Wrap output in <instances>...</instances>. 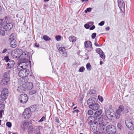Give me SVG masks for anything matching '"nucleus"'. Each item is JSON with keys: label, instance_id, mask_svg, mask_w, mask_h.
Wrapping results in <instances>:
<instances>
[{"label": "nucleus", "instance_id": "10", "mask_svg": "<svg viewBox=\"0 0 134 134\" xmlns=\"http://www.w3.org/2000/svg\"><path fill=\"white\" fill-rule=\"evenodd\" d=\"M84 45L86 49H89V51H91L93 49L92 43L90 41H87L85 42Z\"/></svg>", "mask_w": 134, "mask_h": 134}, {"label": "nucleus", "instance_id": "9", "mask_svg": "<svg viewBox=\"0 0 134 134\" xmlns=\"http://www.w3.org/2000/svg\"><path fill=\"white\" fill-rule=\"evenodd\" d=\"M19 99L20 102L23 103H26L28 99V97L27 94H21L19 96Z\"/></svg>", "mask_w": 134, "mask_h": 134}, {"label": "nucleus", "instance_id": "61", "mask_svg": "<svg viewBox=\"0 0 134 134\" xmlns=\"http://www.w3.org/2000/svg\"><path fill=\"white\" fill-rule=\"evenodd\" d=\"M57 119L55 120V121L56 122H58L59 121V120L58 119V118H57Z\"/></svg>", "mask_w": 134, "mask_h": 134}, {"label": "nucleus", "instance_id": "54", "mask_svg": "<svg viewBox=\"0 0 134 134\" xmlns=\"http://www.w3.org/2000/svg\"><path fill=\"white\" fill-rule=\"evenodd\" d=\"M95 28V26L94 25H93L92 26H91V27L90 28V30H93V29H94Z\"/></svg>", "mask_w": 134, "mask_h": 134}, {"label": "nucleus", "instance_id": "64", "mask_svg": "<svg viewBox=\"0 0 134 134\" xmlns=\"http://www.w3.org/2000/svg\"><path fill=\"white\" fill-rule=\"evenodd\" d=\"M128 134H133L131 132H129Z\"/></svg>", "mask_w": 134, "mask_h": 134}, {"label": "nucleus", "instance_id": "41", "mask_svg": "<svg viewBox=\"0 0 134 134\" xmlns=\"http://www.w3.org/2000/svg\"><path fill=\"white\" fill-rule=\"evenodd\" d=\"M98 98L99 100L101 102H102L103 100V97L102 96H98Z\"/></svg>", "mask_w": 134, "mask_h": 134}, {"label": "nucleus", "instance_id": "39", "mask_svg": "<svg viewBox=\"0 0 134 134\" xmlns=\"http://www.w3.org/2000/svg\"><path fill=\"white\" fill-rule=\"evenodd\" d=\"M56 39L58 41H60L61 39V37L60 36H55Z\"/></svg>", "mask_w": 134, "mask_h": 134}, {"label": "nucleus", "instance_id": "21", "mask_svg": "<svg viewBox=\"0 0 134 134\" xmlns=\"http://www.w3.org/2000/svg\"><path fill=\"white\" fill-rule=\"evenodd\" d=\"M111 109L110 108H105V114L108 118V117H110V116L111 113L110 110Z\"/></svg>", "mask_w": 134, "mask_h": 134}, {"label": "nucleus", "instance_id": "37", "mask_svg": "<svg viewBox=\"0 0 134 134\" xmlns=\"http://www.w3.org/2000/svg\"><path fill=\"white\" fill-rule=\"evenodd\" d=\"M96 51L97 52L99 55L103 52V51L101 50L100 48H98L97 49Z\"/></svg>", "mask_w": 134, "mask_h": 134}, {"label": "nucleus", "instance_id": "44", "mask_svg": "<svg viewBox=\"0 0 134 134\" xmlns=\"http://www.w3.org/2000/svg\"><path fill=\"white\" fill-rule=\"evenodd\" d=\"M92 9L90 8H88L86 10H85V13H87L88 12H90L91 10Z\"/></svg>", "mask_w": 134, "mask_h": 134}, {"label": "nucleus", "instance_id": "24", "mask_svg": "<svg viewBox=\"0 0 134 134\" xmlns=\"http://www.w3.org/2000/svg\"><path fill=\"white\" fill-rule=\"evenodd\" d=\"M7 96H5L4 94L1 93L0 97V102L3 103L4 101L7 99Z\"/></svg>", "mask_w": 134, "mask_h": 134}, {"label": "nucleus", "instance_id": "31", "mask_svg": "<svg viewBox=\"0 0 134 134\" xmlns=\"http://www.w3.org/2000/svg\"><path fill=\"white\" fill-rule=\"evenodd\" d=\"M120 114L121 113L120 112L116 110L115 114V118L117 119H119L120 116Z\"/></svg>", "mask_w": 134, "mask_h": 134}, {"label": "nucleus", "instance_id": "40", "mask_svg": "<svg viewBox=\"0 0 134 134\" xmlns=\"http://www.w3.org/2000/svg\"><path fill=\"white\" fill-rule=\"evenodd\" d=\"M93 113V111L91 110H89L88 112V114L90 115H92Z\"/></svg>", "mask_w": 134, "mask_h": 134}, {"label": "nucleus", "instance_id": "1", "mask_svg": "<svg viewBox=\"0 0 134 134\" xmlns=\"http://www.w3.org/2000/svg\"><path fill=\"white\" fill-rule=\"evenodd\" d=\"M17 69L18 71H20L18 73V75L22 78L27 76L30 73L29 70L26 69L25 68H24L23 66L18 67Z\"/></svg>", "mask_w": 134, "mask_h": 134}, {"label": "nucleus", "instance_id": "46", "mask_svg": "<svg viewBox=\"0 0 134 134\" xmlns=\"http://www.w3.org/2000/svg\"><path fill=\"white\" fill-rule=\"evenodd\" d=\"M46 118L44 116H43L42 118L39 120L38 121L39 122H42L44 121V120H45Z\"/></svg>", "mask_w": 134, "mask_h": 134}, {"label": "nucleus", "instance_id": "14", "mask_svg": "<svg viewBox=\"0 0 134 134\" xmlns=\"http://www.w3.org/2000/svg\"><path fill=\"white\" fill-rule=\"evenodd\" d=\"M98 126L97 125L95 124L91 125L90 126V129L91 131L94 133H96V134L97 133L98 131Z\"/></svg>", "mask_w": 134, "mask_h": 134}, {"label": "nucleus", "instance_id": "49", "mask_svg": "<svg viewBox=\"0 0 134 134\" xmlns=\"http://www.w3.org/2000/svg\"><path fill=\"white\" fill-rule=\"evenodd\" d=\"M5 32L4 31L2 30H0V35H4Z\"/></svg>", "mask_w": 134, "mask_h": 134}, {"label": "nucleus", "instance_id": "13", "mask_svg": "<svg viewBox=\"0 0 134 134\" xmlns=\"http://www.w3.org/2000/svg\"><path fill=\"white\" fill-rule=\"evenodd\" d=\"M10 78H2L0 82V84L2 85H7L10 82Z\"/></svg>", "mask_w": 134, "mask_h": 134}, {"label": "nucleus", "instance_id": "58", "mask_svg": "<svg viewBox=\"0 0 134 134\" xmlns=\"http://www.w3.org/2000/svg\"><path fill=\"white\" fill-rule=\"evenodd\" d=\"M7 51V49H4L3 50V51L2 52V53H5V52H6V51Z\"/></svg>", "mask_w": 134, "mask_h": 134}, {"label": "nucleus", "instance_id": "28", "mask_svg": "<svg viewBox=\"0 0 134 134\" xmlns=\"http://www.w3.org/2000/svg\"><path fill=\"white\" fill-rule=\"evenodd\" d=\"M27 54L25 52H23L21 54L19 57L20 59H25L26 57Z\"/></svg>", "mask_w": 134, "mask_h": 134}, {"label": "nucleus", "instance_id": "20", "mask_svg": "<svg viewBox=\"0 0 134 134\" xmlns=\"http://www.w3.org/2000/svg\"><path fill=\"white\" fill-rule=\"evenodd\" d=\"M58 50L59 53L63 55H66V49L64 47H60L59 48Z\"/></svg>", "mask_w": 134, "mask_h": 134}, {"label": "nucleus", "instance_id": "51", "mask_svg": "<svg viewBox=\"0 0 134 134\" xmlns=\"http://www.w3.org/2000/svg\"><path fill=\"white\" fill-rule=\"evenodd\" d=\"M14 37V34H11L10 36L9 39L10 40L12 39H13V40L14 39H13Z\"/></svg>", "mask_w": 134, "mask_h": 134}, {"label": "nucleus", "instance_id": "22", "mask_svg": "<svg viewBox=\"0 0 134 134\" xmlns=\"http://www.w3.org/2000/svg\"><path fill=\"white\" fill-rule=\"evenodd\" d=\"M17 46V43L16 41L13 39L11 41L10 43V46L13 48H15Z\"/></svg>", "mask_w": 134, "mask_h": 134}, {"label": "nucleus", "instance_id": "38", "mask_svg": "<svg viewBox=\"0 0 134 134\" xmlns=\"http://www.w3.org/2000/svg\"><path fill=\"white\" fill-rule=\"evenodd\" d=\"M4 23V21L2 19H0V27L2 28L3 27V25Z\"/></svg>", "mask_w": 134, "mask_h": 134}, {"label": "nucleus", "instance_id": "35", "mask_svg": "<svg viewBox=\"0 0 134 134\" xmlns=\"http://www.w3.org/2000/svg\"><path fill=\"white\" fill-rule=\"evenodd\" d=\"M87 69L88 70H90L91 69V66L89 63L87 64L86 65Z\"/></svg>", "mask_w": 134, "mask_h": 134}, {"label": "nucleus", "instance_id": "59", "mask_svg": "<svg viewBox=\"0 0 134 134\" xmlns=\"http://www.w3.org/2000/svg\"><path fill=\"white\" fill-rule=\"evenodd\" d=\"M81 1L82 2L85 1L88 2V0H81Z\"/></svg>", "mask_w": 134, "mask_h": 134}, {"label": "nucleus", "instance_id": "57", "mask_svg": "<svg viewBox=\"0 0 134 134\" xmlns=\"http://www.w3.org/2000/svg\"><path fill=\"white\" fill-rule=\"evenodd\" d=\"M35 46L37 47H38L39 46V44L37 43H35Z\"/></svg>", "mask_w": 134, "mask_h": 134}, {"label": "nucleus", "instance_id": "43", "mask_svg": "<svg viewBox=\"0 0 134 134\" xmlns=\"http://www.w3.org/2000/svg\"><path fill=\"white\" fill-rule=\"evenodd\" d=\"M6 125L9 127H10L12 126V124L10 122H8L6 123Z\"/></svg>", "mask_w": 134, "mask_h": 134}, {"label": "nucleus", "instance_id": "56", "mask_svg": "<svg viewBox=\"0 0 134 134\" xmlns=\"http://www.w3.org/2000/svg\"><path fill=\"white\" fill-rule=\"evenodd\" d=\"M92 91L93 92L92 93H91L90 92L89 93L90 94H93V93H95L96 92V91L94 90H91V91Z\"/></svg>", "mask_w": 134, "mask_h": 134}, {"label": "nucleus", "instance_id": "36", "mask_svg": "<svg viewBox=\"0 0 134 134\" xmlns=\"http://www.w3.org/2000/svg\"><path fill=\"white\" fill-rule=\"evenodd\" d=\"M100 56L103 59H105V55L103 52L100 55Z\"/></svg>", "mask_w": 134, "mask_h": 134}, {"label": "nucleus", "instance_id": "30", "mask_svg": "<svg viewBox=\"0 0 134 134\" xmlns=\"http://www.w3.org/2000/svg\"><path fill=\"white\" fill-rule=\"evenodd\" d=\"M93 22H88L87 24H85L84 25V27L86 29H88L90 27V26L93 25Z\"/></svg>", "mask_w": 134, "mask_h": 134}, {"label": "nucleus", "instance_id": "11", "mask_svg": "<svg viewBox=\"0 0 134 134\" xmlns=\"http://www.w3.org/2000/svg\"><path fill=\"white\" fill-rule=\"evenodd\" d=\"M118 2L119 7L121 11L124 10L125 4L123 0H118Z\"/></svg>", "mask_w": 134, "mask_h": 134}, {"label": "nucleus", "instance_id": "50", "mask_svg": "<svg viewBox=\"0 0 134 134\" xmlns=\"http://www.w3.org/2000/svg\"><path fill=\"white\" fill-rule=\"evenodd\" d=\"M4 59L7 62H9L10 60L9 58V57L8 56H6L4 58Z\"/></svg>", "mask_w": 134, "mask_h": 134}, {"label": "nucleus", "instance_id": "18", "mask_svg": "<svg viewBox=\"0 0 134 134\" xmlns=\"http://www.w3.org/2000/svg\"><path fill=\"white\" fill-rule=\"evenodd\" d=\"M5 105L4 104L0 102V118H2V113L4 111V108Z\"/></svg>", "mask_w": 134, "mask_h": 134}, {"label": "nucleus", "instance_id": "48", "mask_svg": "<svg viewBox=\"0 0 134 134\" xmlns=\"http://www.w3.org/2000/svg\"><path fill=\"white\" fill-rule=\"evenodd\" d=\"M96 35V34L95 33H93L91 35L92 38V39H94Z\"/></svg>", "mask_w": 134, "mask_h": 134}, {"label": "nucleus", "instance_id": "16", "mask_svg": "<svg viewBox=\"0 0 134 134\" xmlns=\"http://www.w3.org/2000/svg\"><path fill=\"white\" fill-rule=\"evenodd\" d=\"M95 118L94 116H89L88 119L87 120L88 123L90 125V126L91 125H93L94 123V121H95Z\"/></svg>", "mask_w": 134, "mask_h": 134}, {"label": "nucleus", "instance_id": "60", "mask_svg": "<svg viewBox=\"0 0 134 134\" xmlns=\"http://www.w3.org/2000/svg\"><path fill=\"white\" fill-rule=\"evenodd\" d=\"M81 98V100H82L83 98V95H81L80 96Z\"/></svg>", "mask_w": 134, "mask_h": 134}, {"label": "nucleus", "instance_id": "33", "mask_svg": "<svg viewBox=\"0 0 134 134\" xmlns=\"http://www.w3.org/2000/svg\"><path fill=\"white\" fill-rule=\"evenodd\" d=\"M43 39L46 41H49L51 40V38L49 37L47 35H44L43 36Z\"/></svg>", "mask_w": 134, "mask_h": 134}, {"label": "nucleus", "instance_id": "53", "mask_svg": "<svg viewBox=\"0 0 134 134\" xmlns=\"http://www.w3.org/2000/svg\"><path fill=\"white\" fill-rule=\"evenodd\" d=\"M80 112V111L79 110H74L73 111V113H76V114H77L78 112Z\"/></svg>", "mask_w": 134, "mask_h": 134}, {"label": "nucleus", "instance_id": "23", "mask_svg": "<svg viewBox=\"0 0 134 134\" xmlns=\"http://www.w3.org/2000/svg\"><path fill=\"white\" fill-rule=\"evenodd\" d=\"M7 96H5L4 94L1 93L0 97V102L3 103L4 101L7 99Z\"/></svg>", "mask_w": 134, "mask_h": 134}, {"label": "nucleus", "instance_id": "25", "mask_svg": "<svg viewBox=\"0 0 134 134\" xmlns=\"http://www.w3.org/2000/svg\"><path fill=\"white\" fill-rule=\"evenodd\" d=\"M15 64V62L14 61L10 60L9 61V63L7 64V65L9 68H10L13 67Z\"/></svg>", "mask_w": 134, "mask_h": 134}, {"label": "nucleus", "instance_id": "47", "mask_svg": "<svg viewBox=\"0 0 134 134\" xmlns=\"http://www.w3.org/2000/svg\"><path fill=\"white\" fill-rule=\"evenodd\" d=\"M3 78H10L9 77L7 76V74L6 72H4L3 75Z\"/></svg>", "mask_w": 134, "mask_h": 134}, {"label": "nucleus", "instance_id": "34", "mask_svg": "<svg viewBox=\"0 0 134 134\" xmlns=\"http://www.w3.org/2000/svg\"><path fill=\"white\" fill-rule=\"evenodd\" d=\"M87 103L89 106L92 105V103H93L91 99H88L87 101Z\"/></svg>", "mask_w": 134, "mask_h": 134}, {"label": "nucleus", "instance_id": "42", "mask_svg": "<svg viewBox=\"0 0 134 134\" xmlns=\"http://www.w3.org/2000/svg\"><path fill=\"white\" fill-rule=\"evenodd\" d=\"M85 69V68L83 67H81L79 69V71L80 72H83Z\"/></svg>", "mask_w": 134, "mask_h": 134}, {"label": "nucleus", "instance_id": "2", "mask_svg": "<svg viewBox=\"0 0 134 134\" xmlns=\"http://www.w3.org/2000/svg\"><path fill=\"white\" fill-rule=\"evenodd\" d=\"M105 131L108 134H115L116 132V128L114 125H109L106 126Z\"/></svg>", "mask_w": 134, "mask_h": 134}, {"label": "nucleus", "instance_id": "62", "mask_svg": "<svg viewBox=\"0 0 134 134\" xmlns=\"http://www.w3.org/2000/svg\"><path fill=\"white\" fill-rule=\"evenodd\" d=\"M36 134H41V133L40 132V131L39 132H37V133H36Z\"/></svg>", "mask_w": 134, "mask_h": 134}, {"label": "nucleus", "instance_id": "19", "mask_svg": "<svg viewBox=\"0 0 134 134\" xmlns=\"http://www.w3.org/2000/svg\"><path fill=\"white\" fill-rule=\"evenodd\" d=\"M94 123L97 126L104 124L103 118L102 117L99 118L97 121Z\"/></svg>", "mask_w": 134, "mask_h": 134}, {"label": "nucleus", "instance_id": "29", "mask_svg": "<svg viewBox=\"0 0 134 134\" xmlns=\"http://www.w3.org/2000/svg\"><path fill=\"white\" fill-rule=\"evenodd\" d=\"M69 39L70 42H75L76 41V37L73 36L69 37Z\"/></svg>", "mask_w": 134, "mask_h": 134}, {"label": "nucleus", "instance_id": "12", "mask_svg": "<svg viewBox=\"0 0 134 134\" xmlns=\"http://www.w3.org/2000/svg\"><path fill=\"white\" fill-rule=\"evenodd\" d=\"M39 131H40V129L39 128L30 127L28 130V134H31L32 133H36Z\"/></svg>", "mask_w": 134, "mask_h": 134}, {"label": "nucleus", "instance_id": "6", "mask_svg": "<svg viewBox=\"0 0 134 134\" xmlns=\"http://www.w3.org/2000/svg\"><path fill=\"white\" fill-rule=\"evenodd\" d=\"M125 123L126 126L130 130H133L134 129V126L131 119L129 118H126L125 120Z\"/></svg>", "mask_w": 134, "mask_h": 134}, {"label": "nucleus", "instance_id": "27", "mask_svg": "<svg viewBox=\"0 0 134 134\" xmlns=\"http://www.w3.org/2000/svg\"><path fill=\"white\" fill-rule=\"evenodd\" d=\"M102 113V111L101 110L96 111L94 113V116L97 117L100 115Z\"/></svg>", "mask_w": 134, "mask_h": 134}, {"label": "nucleus", "instance_id": "4", "mask_svg": "<svg viewBox=\"0 0 134 134\" xmlns=\"http://www.w3.org/2000/svg\"><path fill=\"white\" fill-rule=\"evenodd\" d=\"M23 51L20 49H15L13 50L12 53V56L15 58H19Z\"/></svg>", "mask_w": 134, "mask_h": 134}, {"label": "nucleus", "instance_id": "32", "mask_svg": "<svg viewBox=\"0 0 134 134\" xmlns=\"http://www.w3.org/2000/svg\"><path fill=\"white\" fill-rule=\"evenodd\" d=\"M124 107L123 105H120L118 109L116 110L121 113V112L124 110Z\"/></svg>", "mask_w": 134, "mask_h": 134}, {"label": "nucleus", "instance_id": "5", "mask_svg": "<svg viewBox=\"0 0 134 134\" xmlns=\"http://www.w3.org/2000/svg\"><path fill=\"white\" fill-rule=\"evenodd\" d=\"M13 25L12 23L4 21L3 27V29L6 31H9L13 27Z\"/></svg>", "mask_w": 134, "mask_h": 134}, {"label": "nucleus", "instance_id": "26", "mask_svg": "<svg viewBox=\"0 0 134 134\" xmlns=\"http://www.w3.org/2000/svg\"><path fill=\"white\" fill-rule=\"evenodd\" d=\"M1 93L5 95V96H8V91L7 88H4L2 91Z\"/></svg>", "mask_w": 134, "mask_h": 134}, {"label": "nucleus", "instance_id": "45", "mask_svg": "<svg viewBox=\"0 0 134 134\" xmlns=\"http://www.w3.org/2000/svg\"><path fill=\"white\" fill-rule=\"evenodd\" d=\"M117 126L118 129L120 130L122 128V126L121 124L120 123H118L117 125Z\"/></svg>", "mask_w": 134, "mask_h": 134}, {"label": "nucleus", "instance_id": "17", "mask_svg": "<svg viewBox=\"0 0 134 134\" xmlns=\"http://www.w3.org/2000/svg\"><path fill=\"white\" fill-rule=\"evenodd\" d=\"M24 85L26 89H27L28 90H30L33 87V83L31 82H29L26 83L25 81Z\"/></svg>", "mask_w": 134, "mask_h": 134}, {"label": "nucleus", "instance_id": "7", "mask_svg": "<svg viewBox=\"0 0 134 134\" xmlns=\"http://www.w3.org/2000/svg\"><path fill=\"white\" fill-rule=\"evenodd\" d=\"M31 114L30 109L29 108H26L23 112V117L24 118L27 119L30 117Z\"/></svg>", "mask_w": 134, "mask_h": 134}, {"label": "nucleus", "instance_id": "8", "mask_svg": "<svg viewBox=\"0 0 134 134\" xmlns=\"http://www.w3.org/2000/svg\"><path fill=\"white\" fill-rule=\"evenodd\" d=\"M98 134H102L105 132L106 129V125L104 124L97 126Z\"/></svg>", "mask_w": 134, "mask_h": 134}, {"label": "nucleus", "instance_id": "52", "mask_svg": "<svg viewBox=\"0 0 134 134\" xmlns=\"http://www.w3.org/2000/svg\"><path fill=\"white\" fill-rule=\"evenodd\" d=\"M104 23V21H102L98 24V25L100 26H103Z\"/></svg>", "mask_w": 134, "mask_h": 134}, {"label": "nucleus", "instance_id": "3", "mask_svg": "<svg viewBox=\"0 0 134 134\" xmlns=\"http://www.w3.org/2000/svg\"><path fill=\"white\" fill-rule=\"evenodd\" d=\"M25 83V79L22 78L21 82H20V85L18 87L17 89V91L20 93H23L26 90Z\"/></svg>", "mask_w": 134, "mask_h": 134}, {"label": "nucleus", "instance_id": "15", "mask_svg": "<svg viewBox=\"0 0 134 134\" xmlns=\"http://www.w3.org/2000/svg\"><path fill=\"white\" fill-rule=\"evenodd\" d=\"M89 107L93 110H96L100 107L99 105L97 103L93 104L92 105L88 106Z\"/></svg>", "mask_w": 134, "mask_h": 134}, {"label": "nucleus", "instance_id": "55", "mask_svg": "<svg viewBox=\"0 0 134 134\" xmlns=\"http://www.w3.org/2000/svg\"><path fill=\"white\" fill-rule=\"evenodd\" d=\"M94 45L97 47H99L100 45H99L97 42H95L94 44Z\"/></svg>", "mask_w": 134, "mask_h": 134}, {"label": "nucleus", "instance_id": "63", "mask_svg": "<svg viewBox=\"0 0 134 134\" xmlns=\"http://www.w3.org/2000/svg\"><path fill=\"white\" fill-rule=\"evenodd\" d=\"M2 7H1V6H0V13H1V12L2 11Z\"/></svg>", "mask_w": 134, "mask_h": 134}]
</instances>
